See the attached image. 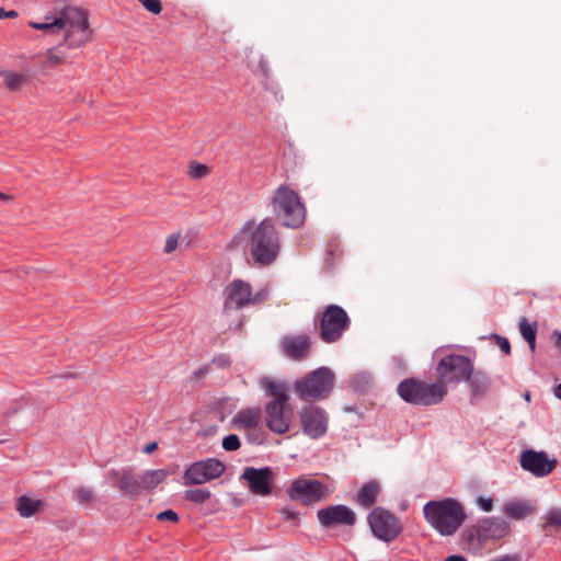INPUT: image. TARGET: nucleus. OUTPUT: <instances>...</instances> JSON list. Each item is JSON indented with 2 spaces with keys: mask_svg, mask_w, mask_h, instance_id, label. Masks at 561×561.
<instances>
[{
  "mask_svg": "<svg viewBox=\"0 0 561 561\" xmlns=\"http://www.w3.org/2000/svg\"><path fill=\"white\" fill-rule=\"evenodd\" d=\"M28 25L51 35H62L69 48H79L91 39L88 14L78 7L67 5L58 15L46 16L44 22L31 21Z\"/></svg>",
  "mask_w": 561,
  "mask_h": 561,
  "instance_id": "f257e3e1",
  "label": "nucleus"
},
{
  "mask_svg": "<svg viewBox=\"0 0 561 561\" xmlns=\"http://www.w3.org/2000/svg\"><path fill=\"white\" fill-rule=\"evenodd\" d=\"M242 231L249 232V251L256 265L267 266L276 260L280 250V238L274 219L264 218L257 225L247 221Z\"/></svg>",
  "mask_w": 561,
  "mask_h": 561,
  "instance_id": "f03ea898",
  "label": "nucleus"
},
{
  "mask_svg": "<svg viewBox=\"0 0 561 561\" xmlns=\"http://www.w3.org/2000/svg\"><path fill=\"white\" fill-rule=\"evenodd\" d=\"M423 513L426 522L442 536L454 535L467 518L463 506L450 497L427 502Z\"/></svg>",
  "mask_w": 561,
  "mask_h": 561,
  "instance_id": "7ed1b4c3",
  "label": "nucleus"
},
{
  "mask_svg": "<svg viewBox=\"0 0 561 561\" xmlns=\"http://www.w3.org/2000/svg\"><path fill=\"white\" fill-rule=\"evenodd\" d=\"M271 206L275 217L285 227L298 228L305 222L306 208L298 193L285 184L276 188Z\"/></svg>",
  "mask_w": 561,
  "mask_h": 561,
  "instance_id": "20e7f679",
  "label": "nucleus"
},
{
  "mask_svg": "<svg viewBox=\"0 0 561 561\" xmlns=\"http://www.w3.org/2000/svg\"><path fill=\"white\" fill-rule=\"evenodd\" d=\"M265 389L273 397V400L265 408L266 425L276 434H286L290 430L293 410L288 404L289 397L284 385L275 383L272 380L265 382Z\"/></svg>",
  "mask_w": 561,
  "mask_h": 561,
  "instance_id": "39448f33",
  "label": "nucleus"
},
{
  "mask_svg": "<svg viewBox=\"0 0 561 561\" xmlns=\"http://www.w3.org/2000/svg\"><path fill=\"white\" fill-rule=\"evenodd\" d=\"M398 393L408 403L428 407L442 402L447 389L437 381L427 383L416 378H407L399 383Z\"/></svg>",
  "mask_w": 561,
  "mask_h": 561,
  "instance_id": "423d86ee",
  "label": "nucleus"
},
{
  "mask_svg": "<svg viewBox=\"0 0 561 561\" xmlns=\"http://www.w3.org/2000/svg\"><path fill=\"white\" fill-rule=\"evenodd\" d=\"M334 383V373L328 367H319L297 380L294 385V389L301 400H323L330 396Z\"/></svg>",
  "mask_w": 561,
  "mask_h": 561,
  "instance_id": "0eeeda50",
  "label": "nucleus"
},
{
  "mask_svg": "<svg viewBox=\"0 0 561 561\" xmlns=\"http://www.w3.org/2000/svg\"><path fill=\"white\" fill-rule=\"evenodd\" d=\"M314 324L319 336L324 343H335L350 328L351 319L346 311L337 305L327 306L316 317Z\"/></svg>",
  "mask_w": 561,
  "mask_h": 561,
  "instance_id": "6e6552de",
  "label": "nucleus"
},
{
  "mask_svg": "<svg viewBox=\"0 0 561 561\" xmlns=\"http://www.w3.org/2000/svg\"><path fill=\"white\" fill-rule=\"evenodd\" d=\"M287 494L291 501L302 505H313L328 500L331 491L327 484L301 476L291 482Z\"/></svg>",
  "mask_w": 561,
  "mask_h": 561,
  "instance_id": "1a4fd4ad",
  "label": "nucleus"
},
{
  "mask_svg": "<svg viewBox=\"0 0 561 561\" xmlns=\"http://www.w3.org/2000/svg\"><path fill=\"white\" fill-rule=\"evenodd\" d=\"M472 369L473 364L468 357L447 355L437 364V382L446 387L447 383L466 381L471 376Z\"/></svg>",
  "mask_w": 561,
  "mask_h": 561,
  "instance_id": "9d476101",
  "label": "nucleus"
},
{
  "mask_svg": "<svg viewBox=\"0 0 561 561\" xmlns=\"http://www.w3.org/2000/svg\"><path fill=\"white\" fill-rule=\"evenodd\" d=\"M373 535L379 540L390 542L402 531L399 518L382 507H375L367 517Z\"/></svg>",
  "mask_w": 561,
  "mask_h": 561,
  "instance_id": "9b49d317",
  "label": "nucleus"
},
{
  "mask_svg": "<svg viewBox=\"0 0 561 561\" xmlns=\"http://www.w3.org/2000/svg\"><path fill=\"white\" fill-rule=\"evenodd\" d=\"M226 470V466L217 458H207L195 461L184 472L185 484L201 485L218 479Z\"/></svg>",
  "mask_w": 561,
  "mask_h": 561,
  "instance_id": "f8f14e48",
  "label": "nucleus"
},
{
  "mask_svg": "<svg viewBox=\"0 0 561 561\" xmlns=\"http://www.w3.org/2000/svg\"><path fill=\"white\" fill-rule=\"evenodd\" d=\"M299 419L302 433L318 439L325 435L328 431V415L325 411L317 405H306L299 411Z\"/></svg>",
  "mask_w": 561,
  "mask_h": 561,
  "instance_id": "ddd939ff",
  "label": "nucleus"
},
{
  "mask_svg": "<svg viewBox=\"0 0 561 561\" xmlns=\"http://www.w3.org/2000/svg\"><path fill=\"white\" fill-rule=\"evenodd\" d=\"M511 531L510 524L497 517L483 519L477 528L469 529L465 539L472 541L477 539L479 543L485 542L488 539H501L507 536Z\"/></svg>",
  "mask_w": 561,
  "mask_h": 561,
  "instance_id": "4468645a",
  "label": "nucleus"
},
{
  "mask_svg": "<svg viewBox=\"0 0 561 561\" xmlns=\"http://www.w3.org/2000/svg\"><path fill=\"white\" fill-rule=\"evenodd\" d=\"M519 465L525 470L537 478H543L550 474L557 467L556 459H549L545 451L527 449L519 456Z\"/></svg>",
  "mask_w": 561,
  "mask_h": 561,
  "instance_id": "2eb2a0df",
  "label": "nucleus"
},
{
  "mask_svg": "<svg viewBox=\"0 0 561 561\" xmlns=\"http://www.w3.org/2000/svg\"><path fill=\"white\" fill-rule=\"evenodd\" d=\"M225 310L241 309L247 305L259 302L257 296H252L251 285L241 279H236L226 289Z\"/></svg>",
  "mask_w": 561,
  "mask_h": 561,
  "instance_id": "dca6fc26",
  "label": "nucleus"
},
{
  "mask_svg": "<svg viewBox=\"0 0 561 561\" xmlns=\"http://www.w3.org/2000/svg\"><path fill=\"white\" fill-rule=\"evenodd\" d=\"M273 471L270 467L253 468L247 467L241 479L248 482L251 493L259 496H267L272 493Z\"/></svg>",
  "mask_w": 561,
  "mask_h": 561,
  "instance_id": "f3484780",
  "label": "nucleus"
},
{
  "mask_svg": "<svg viewBox=\"0 0 561 561\" xmlns=\"http://www.w3.org/2000/svg\"><path fill=\"white\" fill-rule=\"evenodd\" d=\"M283 353L293 360L306 359L312 348V340L306 333L288 334L282 339Z\"/></svg>",
  "mask_w": 561,
  "mask_h": 561,
  "instance_id": "a211bd4d",
  "label": "nucleus"
},
{
  "mask_svg": "<svg viewBox=\"0 0 561 561\" xmlns=\"http://www.w3.org/2000/svg\"><path fill=\"white\" fill-rule=\"evenodd\" d=\"M320 524L324 527H332L334 525H347L352 526L355 524V513L345 505H331L325 508H321L317 513Z\"/></svg>",
  "mask_w": 561,
  "mask_h": 561,
  "instance_id": "6ab92c4d",
  "label": "nucleus"
},
{
  "mask_svg": "<svg viewBox=\"0 0 561 561\" xmlns=\"http://www.w3.org/2000/svg\"><path fill=\"white\" fill-rule=\"evenodd\" d=\"M537 511L536 501L529 499L515 497L506 501L502 506V512L515 520L524 519Z\"/></svg>",
  "mask_w": 561,
  "mask_h": 561,
  "instance_id": "aec40b11",
  "label": "nucleus"
},
{
  "mask_svg": "<svg viewBox=\"0 0 561 561\" xmlns=\"http://www.w3.org/2000/svg\"><path fill=\"white\" fill-rule=\"evenodd\" d=\"M111 476L115 479L119 490L126 494L138 495L144 491L140 474H134L131 469L113 470Z\"/></svg>",
  "mask_w": 561,
  "mask_h": 561,
  "instance_id": "412c9836",
  "label": "nucleus"
},
{
  "mask_svg": "<svg viewBox=\"0 0 561 561\" xmlns=\"http://www.w3.org/2000/svg\"><path fill=\"white\" fill-rule=\"evenodd\" d=\"M262 419L260 408H247L240 410L233 417V425L237 428L254 430L259 426Z\"/></svg>",
  "mask_w": 561,
  "mask_h": 561,
  "instance_id": "4be33fe9",
  "label": "nucleus"
},
{
  "mask_svg": "<svg viewBox=\"0 0 561 561\" xmlns=\"http://www.w3.org/2000/svg\"><path fill=\"white\" fill-rule=\"evenodd\" d=\"M466 381L469 382L470 391L473 397H483L491 386V380L489 376L481 370L473 371L469 379Z\"/></svg>",
  "mask_w": 561,
  "mask_h": 561,
  "instance_id": "5701e85b",
  "label": "nucleus"
},
{
  "mask_svg": "<svg viewBox=\"0 0 561 561\" xmlns=\"http://www.w3.org/2000/svg\"><path fill=\"white\" fill-rule=\"evenodd\" d=\"M380 493V484L377 481H369L364 484L357 494V503L364 507L371 506Z\"/></svg>",
  "mask_w": 561,
  "mask_h": 561,
  "instance_id": "b1692460",
  "label": "nucleus"
},
{
  "mask_svg": "<svg viewBox=\"0 0 561 561\" xmlns=\"http://www.w3.org/2000/svg\"><path fill=\"white\" fill-rule=\"evenodd\" d=\"M141 486L145 491L152 490L161 484L168 477V471L164 469L147 470L140 474Z\"/></svg>",
  "mask_w": 561,
  "mask_h": 561,
  "instance_id": "393cba45",
  "label": "nucleus"
},
{
  "mask_svg": "<svg viewBox=\"0 0 561 561\" xmlns=\"http://www.w3.org/2000/svg\"><path fill=\"white\" fill-rule=\"evenodd\" d=\"M15 506L19 514L27 518L35 515L43 507V502L23 495L18 497Z\"/></svg>",
  "mask_w": 561,
  "mask_h": 561,
  "instance_id": "a878e982",
  "label": "nucleus"
},
{
  "mask_svg": "<svg viewBox=\"0 0 561 561\" xmlns=\"http://www.w3.org/2000/svg\"><path fill=\"white\" fill-rule=\"evenodd\" d=\"M537 322L529 323L526 318H522L519 322V331L522 336L528 343L531 352L536 347Z\"/></svg>",
  "mask_w": 561,
  "mask_h": 561,
  "instance_id": "bb28decb",
  "label": "nucleus"
},
{
  "mask_svg": "<svg viewBox=\"0 0 561 561\" xmlns=\"http://www.w3.org/2000/svg\"><path fill=\"white\" fill-rule=\"evenodd\" d=\"M211 493L210 491L206 489H192L186 490L184 493V497L187 501H191L196 504H203L205 503L209 497Z\"/></svg>",
  "mask_w": 561,
  "mask_h": 561,
  "instance_id": "cd10ccee",
  "label": "nucleus"
},
{
  "mask_svg": "<svg viewBox=\"0 0 561 561\" xmlns=\"http://www.w3.org/2000/svg\"><path fill=\"white\" fill-rule=\"evenodd\" d=\"M60 47L61 46H58L56 48H49L46 51L47 66L55 67L65 61V56H64L62 51L60 50Z\"/></svg>",
  "mask_w": 561,
  "mask_h": 561,
  "instance_id": "c85d7f7f",
  "label": "nucleus"
},
{
  "mask_svg": "<svg viewBox=\"0 0 561 561\" xmlns=\"http://www.w3.org/2000/svg\"><path fill=\"white\" fill-rule=\"evenodd\" d=\"M4 78H5V87L10 91L19 90L25 80L24 76L14 73V72H7Z\"/></svg>",
  "mask_w": 561,
  "mask_h": 561,
  "instance_id": "c756f323",
  "label": "nucleus"
},
{
  "mask_svg": "<svg viewBox=\"0 0 561 561\" xmlns=\"http://www.w3.org/2000/svg\"><path fill=\"white\" fill-rule=\"evenodd\" d=\"M209 173V169L207 165L198 163L196 161L191 162L188 167V174L193 179H202Z\"/></svg>",
  "mask_w": 561,
  "mask_h": 561,
  "instance_id": "7c9ffc66",
  "label": "nucleus"
},
{
  "mask_svg": "<svg viewBox=\"0 0 561 561\" xmlns=\"http://www.w3.org/2000/svg\"><path fill=\"white\" fill-rule=\"evenodd\" d=\"M75 497L79 503L85 504L93 500L94 493L90 488L80 486L75 491Z\"/></svg>",
  "mask_w": 561,
  "mask_h": 561,
  "instance_id": "2f4dec72",
  "label": "nucleus"
},
{
  "mask_svg": "<svg viewBox=\"0 0 561 561\" xmlns=\"http://www.w3.org/2000/svg\"><path fill=\"white\" fill-rule=\"evenodd\" d=\"M547 522L543 526L547 529L550 526H557L561 528V508H552L549 511L546 517Z\"/></svg>",
  "mask_w": 561,
  "mask_h": 561,
  "instance_id": "473e14b6",
  "label": "nucleus"
},
{
  "mask_svg": "<svg viewBox=\"0 0 561 561\" xmlns=\"http://www.w3.org/2000/svg\"><path fill=\"white\" fill-rule=\"evenodd\" d=\"M240 445V439L236 434H230L222 439V448L227 451L238 450Z\"/></svg>",
  "mask_w": 561,
  "mask_h": 561,
  "instance_id": "72a5a7b5",
  "label": "nucleus"
},
{
  "mask_svg": "<svg viewBox=\"0 0 561 561\" xmlns=\"http://www.w3.org/2000/svg\"><path fill=\"white\" fill-rule=\"evenodd\" d=\"M180 238V232L170 234L165 240L164 252L169 254L175 251L179 247Z\"/></svg>",
  "mask_w": 561,
  "mask_h": 561,
  "instance_id": "f704fd0d",
  "label": "nucleus"
},
{
  "mask_svg": "<svg viewBox=\"0 0 561 561\" xmlns=\"http://www.w3.org/2000/svg\"><path fill=\"white\" fill-rule=\"evenodd\" d=\"M142 7L153 14H159L162 11L160 0H138Z\"/></svg>",
  "mask_w": 561,
  "mask_h": 561,
  "instance_id": "c9c22d12",
  "label": "nucleus"
},
{
  "mask_svg": "<svg viewBox=\"0 0 561 561\" xmlns=\"http://www.w3.org/2000/svg\"><path fill=\"white\" fill-rule=\"evenodd\" d=\"M493 340L496 346H499L502 352H504L506 355L511 354V344L506 337L495 334L493 335Z\"/></svg>",
  "mask_w": 561,
  "mask_h": 561,
  "instance_id": "e433bc0d",
  "label": "nucleus"
},
{
  "mask_svg": "<svg viewBox=\"0 0 561 561\" xmlns=\"http://www.w3.org/2000/svg\"><path fill=\"white\" fill-rule=\"evenodd\" d=\"M157 518L161 522L168 520L172 523L179 522V515L172 510H167L157 515Z\"/></svg>",
  "mask_w": 561,
  "mask_h": 561,
  "instance_id": "4c0bfd02",
  "label": "nucleus"
},
{
  "mask_svg": "<svg viewBox=\"0 0 561 561\" xmlns=\"http://www.w3.org/2000/svg\"><path fill=\"white\" fill-rule=\"evenodd\" d=\"M477 504L484 512H491L493 510V501L490 497L479 496L477 499Z\"/></svg>",
  "mask_w": 561,
  "mask_h": 561,
  "instance_id": "58836bf2",
  "label": "nucleus"
},
{
  "mask_svg": "<svg viewBox=\"0 0 561 561\" xmlns=\"http://www.w3.org/2000/svg\"><path fill=\"white\" fill-rule=\"evenodd\" d=\"M257 68L260 70V73L264 78H266V79L270 78L271 69H270V66H268V61L263 56L260 58V60L257 62Z\"/></svg>",
  "mask_w": 561,
  "mask_h": 561,
  "instance_id": "ea45409f",
  "label": "nucleus"
},
{
  "mask_svg": "<svg viewBox=\"0 0 561 561\" xmlns=\"http://www.w3.org/2000/svg\"><path fill=\"white\" fill-rule=\"evenodd\" d=\"M280 515L286 520H297V513L287 507L280 510Z\"/></svg>",
  "mask_w": 561,
  "mask_h": 561,
  "instance_id": "a19ab883",
  "label": "nucleus"
},
{
  "mask_svg": "<svg viewBox=\"0 0 561 561\" xmlns=\"http://www.w3.org/2000/svg\"><path fill=\"white\" fill-rule=\"evenodd\" d=\"M490 561H520V556L517 553L514 554H504L500 556L497 558H494Z\"/></svg>",
  "mask_w": 561,
  "mask_h": 561,
  "instance_id": "79ce46f5",
  "label": "nucleus"
},
{
  "mask_svg": "<svg viewBox=\"0 0 561 561\" xmlns=\"http://www.w3.org/2000/svg\"><path fill=\"white\" fill-rule=\"evenodd\" d=\"M18 15H19V13L16 11H14V10L5 11L2 8V14H1L0 19H7V18L15 19Z\"/></svg>",
  "mask_w": 561,
  "mask_h": 561,
  "instance_id": "37998d69",
  "label": "nucleus"
},
{
  "mask_svg": "<svg viewBox=\"0 0 561 561\" xmlns=\"http://www.w3.org/2000/svg\"><path fill=\"white\" fill-rule=\"evenodd\" d=\"M157 448H158L157 443H150V444L146 445V447H145L144 451H145L146 454H151V453H153Z\"/></svg>",
  "mask_w": 561,
  "mask_h": 561,
  "instance_id": "c03bdc74",
  "label": "nucleus"
},
{
  "mask_svg": "<svg viewBox=\"0 0 561 561\" xmlns=\"http://www.w3.org/2000/svg\"><path fill=\"white\" fill-rule=\"evenodd\" d=\"M444 561H467V559L459 554H453L447 557Z\"/></svg>",
  "mask_w": 561,
  "mask_h": 561,
  "instance_id": "a18cd8bd",
  "label": "nucleus"
},
{
  "mask_svg": "<svg viewBox=\"0 0 561 561\" xmlns=\"http://www.w3.org/2000/svg\"><path fill=\"white\" fill-rule=\"evenodd\" d=\"M554 394H556L557 398H559L561 400V382L556 388Z\"/></svg>",
  "mask_w": 561,
  "mask_h": 561,
  "instance_id": "49530a36",
  "label": "nucleus"
},
{
  "mask_svg": "<svg viewBox=\"0 0 561 561\" xmlns=\"http://www.w3.org/2000/svg\"><path fill=\"white\" fill-rule=\"evenodd\" d=\"M554 335L557 336V344L560 346V343H561V332H557V333H554Z\"/></svg>",
  "mask_w": 561,
  "mask_h": 561,
  "instance_id": "de8ad7c7",
  "label": "nucleus"
},
{
  "mask_svg": "<svg viewBox=\"0 0 561 561\" xmlns=\"http://www.w3.org/2000/svg\"><path fill=\"white\" fill-rule=\"evenodd\" d=\"M0 199L9 201L10 196H8V195H5V194L0 192Z\"/></svg>",
  "mask_w": 561,
  "mask_h": 561,
  "instance_id": "09e8293b",
  "label": "nucleus"
},
{
  "mask_svg": "<svg viewBox=\"0 0 561 561\" xmlns=\"http://www.w3.org/2000/svg\"><path fill=\"white\" fill-rule=\"evenodd\" d=\"M525 399H526V400H529V399H530V394H529V393H526Z\"/></svg>",
  "mask_w": 561,
  "mask_h": 561,
  "instance_id": "8fccbe9b",
  "label": "nucleus"
}]
</instances>
